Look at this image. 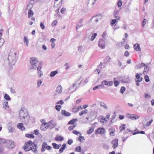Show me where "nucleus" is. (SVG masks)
<instances>
[{"instance_id": "nucleus-1", "label": "nucleus", "mask_w": 154, "mask_h": 154, "mask_svg": "<svg viewBox=\"0 0 154 154\" xmlns=\"http://www.w3.org/2000/svg\"><path fill=\"white\" fill-rule=\"evenodd\" d=\"M19 118L20 121L24 124L28 125L29 124L30 117L27 109L25 108H21L19 112Z\"/></svg>"}, {"instance_id": "nucleus-2", "label": "nucleus", "mask_w": 154, "mask_h": 154, "mask_svg": "<svg viewBox=\"0 0 154 154\" xmlns=\"http://www.w3.org/2000/svg\"><path fill=\"white\" fill-rule=\"evenodd\" d=\"M17 52L14 50H11L9 54L8 60L9 63L11 65H14L17 60Z\"/></svg>"}, {"instance_id": "nucleus-3", "label": "nucleus", "mask_w": 154, "mask_h": 154, "mask_svg": "<svg viewBox=\"0 0 154 154\" xmlns=\"http://www.w3.org/2000/svg\"><path fill=\"white\" fill-rule=\"evenodd\" d=\"M30 62L31 64L30 66V69H35L38 66V61L37 58L32 57L30 58Z\"/></svg>"}, {"instance_id": "nucleus-4", "label": "nucleus", "mask_w": 154, "mask_h": 154, "mask_svg": "<svg viewBox=\"0 0 154 154\" xmlns=\"http://www.w3.org/2000/svg\"><path fill=\"white\" fill-rule=\"evenodd\" d=\"M34 147H29L27 146H24L23 147V149L25 152H27L32 150L34 152H36L37 151V145L36 144H34Z\"/></svg>"}, {"instance_id": "nucleus-5", "label": "nucleus", "mask_w": 154, "mask_h": 154, "mask_svg": "<svg viewBox=\"0 0 154 154\" xmlns=\"http://www.w3.org/2000/svg\"><path fill=\"white\" fill-rule=\"evenodd\" d=\"M81 78H79L76 82H75L71 86L69 89V90L70 91L72 92H73L75 91L76 89V85L79 86L81 82H79Z\"/></svg>"}, {"instance_id": "nucleus-6", "label": "nucleus", "mask_w": 154, "mask_h": 154, "mask_svg": "<svg viewBox=\"0 0 154 154\" xmlns=\"http://www.w3.org/2000/svg\"><path fill=\"white\" fill-rule=\"evenodd\" d=\"M7 147L9 149H12L14 147V142L10 140H7L6 142Z\"/></svg>"}, {"instance_id": "nucleus-7", "label": "nucleus", "mask_w": 154, "mask_h": 154, "mask_svg": "<svg viewBox=\"0 0 154 154\" xmlns=\"http://www.w3.org/2000/svg\"><path fill=\"white\" fill-rule=\"evenodd\" d=\"M58 0H55L54 5V7L55 8H58L56 10V13H59V8L60 7L62 4V0H61L59 3L57 2Z\"/></svg>"}, {"instance_id": "nucleus-8", "label": "nucleus", "mask_w": 154, "mask_h": 154, "mask_svg": "<svg viewBox=\"0 0 154 154\" xmlns=\"http://www.w3.org/2000/svg\"><path fill=\"white\" fill-rule=\"evenodd\" d=\"M113 81H108L106 80L103 81L102 82L101 84L102 85H107L108 86H111L113 84Z\"/></svg>"}, {"instance_id": "nucleus-9", "label": "nucleus", "mask_w": 154, "mask_h": 154, "mask_svg": "<svg viewBox=\"0 0 154 154\" xmlns=\"http://www.w3.org/2000/svg\"><path fill=\"white\" fill-rule=\"evenodd\" d=\"M98 42V46L100 48L102 49L105 48V42L103 39H100Z\"/></svg>"}, {"instance_id": "nucleus-10", "label": "nucleus", "mask_w": 154, "mask_h": 154, "mask_svg": "<svg viewBox=\"0 0 154 154\" xmlns=\"http://www.w3.org/2000/svg\"><path fill=\"white\" fill-rule=\"evenodd\" d=\"M135 77V81L136 82H140L142 81L143 78L142 77H140V75L138 73L136 74Z\"/></svg>"}, {"instance_id": "nucleus-11", "label": "nucleus", "mask_w": 154, "mask_h": 154, "mask_svg": "<svg viewBox=\"0 0 154 154\" xmlns=\"http://www.w3.org/2000/svg\"><path fill=\"white\" fill-rule=\"evenodd\" d=\"M40 65L41 64V63H40ZM42 68L41 65H39V66H38L37 68V70L38 71V74L39 75V78H41V77L42 75H43V73L40 70Z\"/></svg>"}, {"instance_id": "nucleus-12", "label": "nucleus", "mask_w": 154, "mask_h": 154, "mask_svg": "<svg viewBox=\"0 0 154 154\" xmlns=\"http://www.w3.org/2000/svg\"><path fill=\"white\" fill-rule=\"evenodd\" d=\"M46 125V123H42L40 127L42 131H45L48 128Z\"/></svg>"}, {"instance_id": "nucleus-13", "label": "nucleus", "mask_w": 154, "mask_h": 154, "mask_svg": "<svg viewBox=\"0 0 154 154\" xmlns=\"http://www.w3.org/2000/svg\"><path fill=\"white\" fill-rule=\"evenodd\" d=\"M144 67V68L143 72V73L144 75H145L147 74L149 72V65H145V66Z\"/></svg>"}, {"instance_id": "nucleus-14", "label": "nucleus", "mask_w": 154, "mask_h": 154, "mask_svg": "<svg viewBox=\"0 0 154 154\" xmlns=\"http://www.w3.org/2000/svg\"><path fill=\"white\" fill-rule=\"evenodd\" d=\"M134 50L136 51H141L140 45L138 44H135L134 45Z\"/></svg>"}, {"instance_id": "nucleus-15", "label": "nucleus", "mask_w": 154, "mask_h": 154, "mask_svg": "<svg viewBox=\"0 0 154 154\" xmlns=\"http://www.w3.org/2000/svg\"><path fill=\"white\" fill-rule=\"evenodd\" d=\"M118 140H114L112 142V143L113 144V147L114 148H116L118 145Z\"/></svg>"}, {"instance_id": "nucleus-16", "label": "nucleus", "mask_w": 154, "mask_h": 154, "mask_svg": "<svg viewBox=\"0 0 154 154\" xmlns=\"http://www.w3.org/2000/svg\"><path fill=\"white\" fill-rule=\"evenodd\" d=\"M48 145L45 142H44L42 145V148L41 149V151L43 152L45 151L46 149L47 148Z\"/></svg>"}, {"instance_id": "nucleus-17", "label": "nucleus", "mask_w": 154, "mask_h": 154, "mask_svg": "<svg viewBox=\"0 0 154 154\" xmlns=\"http://www.w3.org/2000/svg\"><path fill=\"white\" fill-rule=\"evenodd\" d=\"M121 10V8H117L116 7L115 10L113 12L114 15H116L117 14H119V13Z\"/></svg>"}, {"instance_id": "nucleus-18", "label": "nucleus", "mask_w": 154, "mask_h": 154, "mask_svg": "<svg viewBox=\"0 0 154 154\" xmlns=\"http://www.w3.org/2000/svg\"><path fill=\"white\" fill-rule=\"evenodd\" d=\"M145 64L144 63H139L136 65L135 68L137 69L142 68L143 67L145 66Z\"/></svg>"}, {"instance_id": "nucleus-19", "label": "nucleus", "mask_w": 154, "mask_h": 154, "mask_svg": "<svg viewBox=\"0 0 154 154\" xmlns=\"http://www.w3.org/2000/svg\"><path fill=\"white\" fill-rule=\"evenodd\" d=\"M61 114L66 116H69L71 114L68 112L66 111L65 110H62L61 112Z\"/></svg>"}, {"instance_id": "nucleus-20", "label": "nucleus", "mask_w": 154, "mask_h": 154, "mask_svg": "<svg viewBox=\"0 0 154 154\" xmlns=\"http://www.w3.org/2000/svg\"><path fill=\"white\" fill-rule=\"evenodd\" d=\"M62 87L60 85H59L56 88V91L58 93H61L62 92Z\"/></svg>"}, {"instance_id": "nucleus-21", "label": "nucleus", "mask_w": 154, "mask_h": 154, "mask_svg": "<svg viewBox=\"0 0 154 154\" xmlns=\"http://www.w3.org/2000/svg\"><path fill=\"white\" fill-rule=\"evenodd\" d=\"M17 128L21 130H24L25 129V128L23 126V124L22 123H19L17 125Z\"/></svg>"}, {"instance_id": "nucleus-22", "label": "nucleus", "mask_w": 154, "mask_h": 154, "mask_svg": "<svg viewBox=\"0 0 154 154\" xmlns=\"http://www.w3.org/2000/svg\"><path fill=\"white\" fill-rule=\"evenodd\" d=\"M96 131L98 134H102L104 133L105 130L103 128H99Z\"/></svg>"}, {"instance_id": "nucleus-23", "label": "nucleus", "mask_w": 154, "mask_h": 154, "mask_svg": "<svg viewBox=\"0 0 154 154\" xmlns=\"http://www.w3.org/2000/svg\"><path fill=\"white\" fill-rule=\"evenodd\" d=\"M34 144L35 143H32L31 140H29L25 143V144L26 146H32V147H34Z\"/></svg>"}, {"instance_id": "nucleus-24", "label": "nucleus", "mask_w": 154, "mask_h": 154, "mask_svg": "<svg viewBox=\"0 0 154 154\" xmlns=\"http://www.w3.org/2000/svg\"><path fill=\"white\" fill-rule=\"evenodd\" d=\"M8 129L9 132H12L14 130V127H12L11 124H9L8 126Z\"/></svg>"}, {"instance_id": "nucleus-25", "label": "nucleus", "mask_w": 154, "mask_h": 154, "mask_svg": "<svg viewBox=\"0 0 154 154\" xmlns=\"http://www.w3.org/2000/svg\"><path fill=\"white\" fill-rule=\"evenodd\" d=\"M54 139L57 141H62L63 140V138L61 136L57 135Z\"/></svg>"}, {"instance_id": "nucleus-26", "label": "nucleus", "mask_w": 154, "mask_h": 154, "mask_svg": "<svg viewBox=\"0 0 154 154\" xmlns=\"http://www.w3.org/2000/svg\"><path fill=\"white\" fill-rule=\"evenodd\" d=\"M23 42L24 43H26V45L27 46H28L29 41L27 36H25L24 37Z\"/></svg>"}, {"instance_id": "nucleus-27", "label": "nucleus", "mask_w": 154, "mask_h": 154, "mask_svg": "<svg viewBox=\"0 0 154 154\" xmlns=\"http://www.w3.org/2000/svg\"><path fill=\"white\" fill-rule=\"evenodd\" d=\"M100 105L106 109H107L108 107L107 105L103 102H100Z\"/></svg>"}, {"instance_id": "nucleus-28", "label": "nucleus", "mask_w": 154, "mask_h": 154, "mask_svg": "<svg viewBox=\"0 0 154 154\" xmlns=\"http://www.w3.org/2000/svg\"><path fill=\"white\" fill-rule=\"evenodd\" d=\"M58 73V72L57 71H52L50 74V76L51 77H54L55 75Z\"/></svg>"}, {"instance_id": "nucleus-29", "label": "nucleus", "mask_w": 154, "mask_h": 154, "mask_svg": "<svg viewBox=\"0 0 154 154\" xmlns=\"http://www.w3.org/2000/svg\"><path fill=\"white\" fill-rule=\"evenodd\" d=\"M77 121L78 119H73L69 122L68 124L69 125L73 124L74 122H75Z\"/></svg>"}, {"instance_id": "nucleus-30", "label": "nucleus", "mask_w": 154, "mask_h": 154, "mask_svg": "<svg viewBox=\"0 0 154 154\" xmlns=\"http://www.w3.org/2000/svg\"><path fill=\"white\" fill-rule=\"evenodd\" d=\"M66 147V145L65 144H64L63 145L62 147H61L59 150V152L60 153H62L64 150L65 149Z\"/></svg>"}, {"instance_id": "nucleus-31", "label": "nucleus", "mask_w": 154, "mask_h": 154, "mask_svg": "<svg viewBox=\"0 0 154 154\" xmlns=\"http://www.w3.org/2000/svg\"><path fill=\"white\" fill-rule=\"evenodd\" d=\"M33 11L30 9H29L28 11V17L30 18L33 15Z\"/></svg>"}, {"instance_id": "nucleus-32", "label": "nucleus", "mask_w": 154, "mask_h": 154, "mask_svg": "<svg viewBox=\"0 0 154 154\" xmlns=\"http://www.w3.org/2000/svg\"><path fill=\"white\" fill-rule=\"evenodd\" d=\"M53 147L56 149H58L60 148L59 145L57 144L56 143H53L52 144Z\"/></svg>"}, {"instance_id": "nucleus-33", "label": "nucleus", "mask_w": 154, "mask_h": 154, "mask_svg": "<svg viewBox=\"0 0 154 154\" xmlns=\"http://www.w3.org/2000/svg\"><path fill=\"white\" fill-rule=\"evenodd\" d=\"M78 140L82 143H84L85 141V139L84 137L82 136H80L79 137Z\"/></svg>"}, {"instance_id": "nucleus-34", "label": "nucleus", "mask_w": 154, "mask_h": 154, "mask_svg": "<svg viewBox=\"0 0 154 154\" xmlns=\"http://www.w3.org/2000/svg\"><path fill=\"white\" fill-rule=\"evenodd\" d=\"M26 137L30 138H34V136L32 134H25Z\"/></svg>"}, {"instance_id": "nucleus-35", "label": "nucleus", "mask_w": 154, "mask_h": 154, "mask_svg": "<svg viewBox=\"0 0 154 154\" xmlns=\"http://www.w3.org/2000/svg\"><path fill=\"white\" fill-rule=\"evenodd\" d=\"M153 122V120L152 119H151L150 121H149V122H147L146 124L145 125H143V127L144 128H145V126H146V127H148L152 123V122Z\"/></svg>"}, {"instance_id": "nucleus-36", "label": "nucleus", "mask_w": 154, "mask_h": 154, "mask_svg": "<svg viewBox=\"0 0 154 154\" xmlns=\"http://www.w3.org/2000/svg\"><path fill=\"white\" fill-rule=\"evenodd\" d=\"M140 118L139 116L135 115L133 114L132 119V120H135Z\"/></svg>"}, {"instance_id": "nucleus-37", "label": "nucleus", "mask_w": 154, "mask_h": 154, "mask_svg": "<svg viewBox=\"0 0 154 154\" xmlns=\"http://www.w3.org/2000/svg\"><path fill=\"white\" fill-rule=\"evenodd\" d=\"M94 128H90L87 131V134H90L92 133L94 131Z\"/></svg>"}, {"instance_id": "nucleus-38", "label": "nucleus", "mask_w": 154, "mask_h": 154, "mask_svg": "<svg viewBox=\"0 0 154 154\" xmlns=\"http://www.w3.org/2000/svg\"><path fill=\"white\" fill-rule=\"evenodd\" d=\"M122 5V1L121 0H119L117 2V5L116 6L118 7V8H120L121 7Z\"/></svg>"}, {"instance_id": "nucleus-39", "label": "nucleus", "mask_w": 154, "mask_h": 154, "mask_svg": "<svg viewBox=\"0 0 154 154\" xmlns=\"http://www.w3.org/2000/svg\"><path fill=\"white\" fill-rule=\"evenodd\" d=\"M83 26V24H79L77 23L76 25V30H77L78 29L80 28Z\"/></svg>"}, {"instance_id": "nucleus-40", "label": "nucleus", "mask_w": 154, "mask_h": 154, "mask_svg": "<svg viewBox=\"0 0 154 154\" xmlns=\"http://www.w3.org/2000/svg\"><path fill=\"white\" fill-rule=\"evenodd\" d=\"M52 121H51L50 122H48V123H46V125L48 127H48H52Z\"/></svg>"}, {"instance_id": "nucleus-41", "label": "nucleus", "mask_w": 154, "mask_h": 154, "mask_svg": "<svg viewBox=\"0 0 154 154\" xmlns=\"http://www.w3.org/2000/svg\"><path fill=\"white\" fill-rule=\"evenodd\" d=\"M88 110L87 109H85L84 110H83L81 112H80L79 113V115L81 116L83 115L84 114H85L87 113L88 112Z\"/></svg>"}, {"instance_id": "nucleus-42", "label": "nucleus", "mask_w": 154, "mask_h": 154, "mask_svg": "<svg viewBox=\"0 0 154 154\" xmlns=\"http://www.w3.org/2000/svg\"><path fill=\"white\" fill-rule=\"evenodd\" d=\"M8 102H4L3 103V107L5 109H6V107H9V106L8 104Z\"/></svg>"}, {"instance_id": "nucleus-43", "label": "nucleus", "mask_w": 154, "mask_h": 154, "mask_svg": "<svg viewBox=\"0 0 154 154\" xmlns=\"http://www.w3.org/2000/svg\"><path fill=\"white\" fill-rule=\"evenodd\" d=\"M102 87V88H103V87L102 84L101 85H99L97 86H96L95 87H94L93 88V90H96L97 89H99V88H100L101 87Z\"/></svg>"}, {"instance_id": "nucleus-44", "label": "nucleus", "mask_w": 154, "mask_h": 154, "mask_svg": "<svg viewBox=\"0 0 154 154\" xmlns=\"http://www.w3.org/2000/svg\"><path fill=\"white\" fill-rule=\"evenodd\" d=\"M4 98L5 99L7 100H10L11 99V98L9 95L7 94H5Z\"/></svg>"}, {"instance_id": "nucleus-45", "label": "nucleus", "mask_w": 154, "mask_h": 154, "mask_svg": "<svg viewBox=\"0 0 154 154\" xmlns=\"http://www.w3.org/2000/svg\"><path fill=\"white\" fill-rule=\"evenodd\" d=\"M40 27L42 29H44L45 28V26L44 25V23L42 21L40 22Z\"/></svg>"}, {"instance_id": "nucleus-46", "label": "nucleus", "mask_w": 154, "mask_h": 154, "mask_svg": "<svg viewBox=\"0 0 154 154\" xmlns=\"http://www.w3.org/2000/svg\"><path fill=\"white\" fill-rule=\"evenodd\" d=\"M116 22V19H112L111 21V25L112 26H113L114 25V24Z\"/></svg>"}, {"instance_id": "nucleus-47", "label": "nucleus", "mask_w": 154, "mask_h": 154, "mask_svg": "<svg viewBox=\"0 0 154 154\" xmlns=\"http://www.w3.org/2000/svg\"><path fill=\"white\" fill-rule=\"evenodd\" d=\"M97 35V34L96 33H94L92 35L91 38V41L93 40L95 38L96 36Z\"/></svg>"}, {"instance_id": "nucleus-48", "label": "nucleus", "mask_w": 154, "mask_h": 154, "mask_svg": "<svg viewBox=\"0 0 154 154\" xmlns=\"http://www.w3.org/2000/svg\"><path fill=\"white\" fill-rule=\"evenodd\" d=\"M125 125L123 124L122 126H120V131L121 132L122 131L124 130L125 129Z\"/></svg>"}, {"instance_id": "nucleus-49", "label": "nucleus", "mask_w": 154, "mask_h": 154, "mask_svg": "<svg viewBox=\"0 0 154 154\" xmlns=\"http://www.w3.org/2000/svg\"><path fill=\"white\" fill-rule=\"evenodd\" d=\"M125 89L126 88L124 86L122 87L120 90V92L123 94L125 91Z\"/></svg>"}, {"instance_id": "nucleus-50", "label": "nucleus", "mask_w": 154, "mask_h": 154, "mask_svg": "<svg viewBox=\"0 0 154 154\" xmlns=\"http://www.w3.org/2000/svg\"><path fill=\"white\" fill-rule=\"evenodd\" d=\"M144 79L145 81L146 82H148L149 81V77L148 75H146L144 76Z\"/></svg>"}, {"instance_id": "nucleus-51", "label": "nucleus", "mask_w": 154, "mask_h": 154, "mask_svg": "<svg viewBox=\"0 0 154 154\" xmlns=\"http://www.w3.org/2000/svg\"><path fill=\"white\" fill-rule=\"evenodd\" d=\"M64 66H66V68H65V69L66 70H67L70 67H69V63H68L67 62L64 65Z\"/></svg>"}, {"instance_id": "nucleus-52", "label": "nucleus", "mask_w": 154, "mask_h": 154, "mask_svg": "<svg viewBox=\"0 0 154 154\" xmlns=\"http://www.w3.org/2000/svg\"><path fill=\"white\" fill-rule=\"evenodd\" d=\"M61 108V106L60 105H56L55 106L56 109L58 111H60V109Z\"/></svg>"}, {"instance_id": "nucleus-53", "label": "nucleus", "mask_w": 154, "mask_h": 154, "mask_svg": "<svg viewBox=\"0 0 154 154\" xmlns=\"http://www.w3.org/2000/svg\"><path fill=\"white\" fill-rule=\"evenodd\" d=\"M75 151L79 152H81V147L80 146H78L75 149Z\"/></svg>"}, {"instance_id": "nucleus-54", "label": "nucleus", "mask_w": 154, "mask_h": 154, "mask_svg": "<svg viewBox=\"0 0 154 154\" xmlns=\"http://www.w3.org/2000/svg\"><path fill=\"white\" fill-rule=\"evenodd\" d=\"M6 140L0 138V144H3L6 143Z\"/></svg>"}, {"instance_id": "nucleus-55", "label": "nucleus", "mask_w": 154, "mask_h": 154, "mask_svg": "<svg viewBox=\"0 0 154 154\" xmlns=\"http://www.w3.org/2000/svg\"><path fill=\"white\" fill-rule=\"evenodd\" d=\"M132 116H133L132 114H127V115L126 116V117L127 118H129V119H132Z\"/></svg>"}, {"instance_id": "nucleus-56", "label": "nucleus", "mask_w": 154, "mask_h": 154, "mask_svg": "<svg viewBox=\"0 0 154 154\" xmlns=\"http://www.w3.org/2000/svg\"><path fill=\"white\" fill-rule=\"evenodd\" d=\"M57 21L56 20L54 21L52 23L51 25L53 27H54L57 25Z\"/></svg>"}, {"instance_id": "nucleus-57", "label": "nucleus", "mask_w": 154, "mask_h": 154, "mask_svg": "<svg viewBox=\"0 0 154 154\" xmlns=\"http://www.w3.org/2000/svg\"><path fill=\"white\" fill-rule=\"evenodd\" d=\"M72 111L74 112H78V110L77 109V107H73L72 109Z\"/></svg>"}, {"instance_id": "nucleus-58", "label": "nucleus", "mask_w": 154, "mask_h": 154, "mask_svg": "<svg viewBox=\"0 0 154 154\" xmlns=\"http://www.w3.org/2000/svg\"><path fill=\"white\" fill-rule=\"evenodd\" d=\"M5 42L4 39H1L0 40V47H1L3 45Z\"/></svg>"}, {"instance_id": "nucleus-59", "label": "nucleus", "mask_w": 154, "mask_h": 154, "mask_svg": "<svg viewBox=\"0 0 154 154\" xmlns=\"http://www.w3.org/2000/svg\"><path fill=\"white\" fill-rule=\"evenodd\" d=\"M145 134V132L144 131H138V133H134L133 134V135H135L136 134Z\"/></svg>"}, {"instance_id": "nucleus-60", "label": "nucleus", "mask_w": 154, "mask_h": 154, "mask_svg": "<svg viewBox=\"0 0 154 154\" xmlns=\"http://www.w3.org/2000/svg\"><path fill=\"white\" fill-rule=\"evenodd\" d=\"M73 141L72 139H69L68 140L67 143L69 145H71L73 143Z\"/></svg>"}, {"instance_id": "nucleus-61", "label": "nucleus", "mask_w": 154, "mask_h": 154, "mask_svg": "<svg viewBox=\"0 0 154 154\" xmlns=\"http://www.w3.org/2000/svg\"><path fill=\"white\" fill-rule=\"evenodd\" d=\"M96 18H97L99 20H100L102 18V16L100 14H98L95 17Z\"/></svg>"}, {"instance_id": "nucleus-62", "label": "nucleus", "mask_w": 154, "mask_h": 154, "mask_svg": "<svg viewBox=\"0 0 154 154\" xmlns=\"http://www.w3.org/2000/svg\"><path fill=\"white\" fill-rule=\"evenodd\" d=\"M111 58L109 56H106V61L107 62H109Z\"/></svg>"}, {"instance_id": "nucleus-63", "label": "nucleus", "mask_w": 154, "mask_h": 154, "mask_svg": "<svg viewBox=\"0 0 154 154\" xmlns=\"http://www.w3.org/2000/svg\"><path fill=\"white\" fill-rule=\"evenodd\" d=\"M129 54V52L127 51H126L124 53V56L126 57L128 56Z\"/></svg>"}, {"instance_id": "nucleus-64", "label": "nucleus", "mask_w": 154, "mask_h": 154, "mask_svg": "<svg viewBox=\"0 0 154 154\" xmlns=\"http://www.w3.org/2000/svg\"><path fill=\"white\" fill-rule=\"evenodd\" d=\"M152 108L151 107H149L147 109V112L148 113H150L152 112Z\"/></svg>"}]
</instances>
